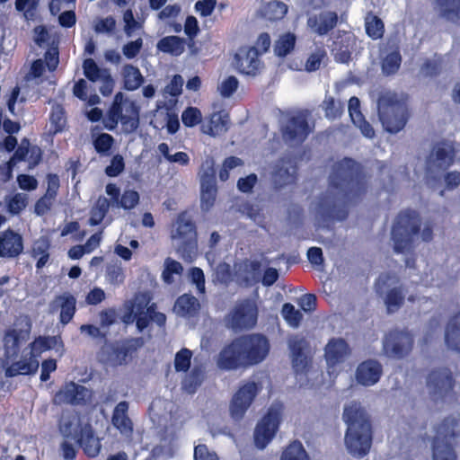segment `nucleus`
<instances>
[{
    "instance_id": "obj_2",
    "label": "nucleus",
    "mask_w": 460,
    "mask_h": 460,
    "mask_svg": "<svg viewBox=\"0 0 460 460\" xmlns=\"http://www.w3.org/2000/svg\"><path fill=\"white\" fill-rule=\"evenodd\" d=\"M270 345L261 333L243 334L233 339L220 350L217 364L223 370L246 368L261 363L269 355Z\"/></svg>"
},
{
    "instance_id": "obj_22",
    "label": "nucleus",
    "mask_w": 460,
    "mask_h": 460,
    "mask_svg": "<svg viewBox=\"0 0 460 460\" xmlns=\"http://www.w3.org/2000/svg\"><path fill=\"white\" fill-rule=\"evenodd\" d=\"M151 322H155L159 327H164L166 316L164 313L157 311L155 303L149 305V301L137 304V328L143 332L148 327Z\"/></svg>"
},
{
    "instance_id": "obj_54",
    "label": "nucleus",
    "mask_w": 460,
    "mask_h": 460,
    "mask_svg": "<svg viewBox=\"0 0 460 460\" xmlns=\"http://www.w3.org/2000/svg\"><path fill=\"white\" fill-rule=\"evenodd\" d=\"M192 351L187 348L181 349L174 357V369L176 372H187L191 365Z\"/></svg>"
},
{
    "instance_id": "obj_41",
    "label": "nucleus",
    "mask_w": 460,
    "mask_h": 460,
    "mask_svg": "<svg viewBox=\"0 0 460 460\" xmlns=\"http://www.w3.org/2000/svg\"><path fill=\"white\" fill-rule=\"evenodd\" d=\"M109 208V199L105 197H99L91 208L88 225L91 226H99L107 216Z\"/></svg>"
},
{
    "instance_id": "obj_63",
    "label": "nucleus",
    "mask_w": 460,
    "mask_h": 460,
    "mask_svg": "<svg viewBox=\"0 0 460 460\" xmlns=\"http://www.w3.org/2000/svg\"><path fill=\"white\" fill-rule=\"evenodd\" d=\"M50 241L47 236H40L37 239L31 248V256L37 258L45 254H49Z\"/></svg>"
},
{
    "instance_id": "obj_10",
    "label": "nucleus",
    "mask_w": 460,
    "mask_h": 460,
    "mask_svg": "<svg viewBox=\"0 0 460 460\" xmlns=\"http://www.w3.org/2000/svg\"><path fill=\"white\" fill-rule=\"evenodd\" d=\"M455 385L453 374L447 367L434 368L427 376V387L433 401L451 397L454 394Z\"/></svg>"
},
{
    "instance_id": "obj_6",
    "label": "nucleus",
    "mask_w": 460,
    "mask_h": 460,
    "mask_svg": "<svg viewBox=\"0 0 460 460\" xmlns=\"http://www.w3.org/2000/svg\"><path fill=\"white\" fill-rule=\"evenodd\" d=\"M420 226L421 219L415 210L405 209L397 215L391 230V239L396 253H403L413 249L415 237L420 234Z\"/></svg>"
},
{
    "instance_id": "obj_50",
    "label": "nucleus",
    "mask_w": 460,
    "mask_h": 460,
    "mask_svg": "<svg viewBox=\"0 0 460 460\" xmlns=\"http://www.w3.org/2000/svg\"><path fill=\"white\" fill-rule=\"evenodd\" d=\"M51 131L53 134L62 132L66 125V111L62 106H56L49 114Z\"/></svg>"
},
{
    "instance_id": "obj_32",
    "label": "nucleus",
    "mask_w": 460,
    "mask_h": 460,
    "mask_svg": "<svg viewBox=\"0 0 460 460\" xmlns=\"http://www.w3.org/2000/svg\"><path fill=\"white\" fill-rule=\"evenodd\" d=\"M128 402H119L114 408L111 423L123 435L130 436L133 432V423L128 415Z\"/></svg>"
},
{
    "instance_id": "obj_37",
    "label": "nucleus",
    "mask_w": 460,
    "mask_h": 460,
    "mask_svg": "<svg viewBox=\"0 0 460 460\" xmlns=\"http://www.w3.org/2000/svg\"><path fill=\"white\" fill-rule=\"evenodd\" d=\"M39 367V362L31 356L29 358L13 362L4 369L6 377H14L18 375H32Z\"/></svg>"
},
{
    "instance_id": "obj_46",
    "label": "nucleus",
    "mask_w": 460,
    "mask_h": 460,
    "mask_svg": "<svg viewBox=\"0 0 460 460\" xmlns=\"http://www.w3.org/2000/svg\"><path fill=\"white\" fill-rule=\"evenodd\" d=\"M322 107L329 119L340 118L344 111V103L331 95H325Z\"/></svg>"
},
{
    "instance_id": "obj_61",
    "label": "nucleus",
    "mask_w": 460,
    "mask_h": 460,
    "mask_svg": "<svg viewBox=\"0 0 460 460\" xmlns=\"http://www.w3.org/2000/svg\"><path fill=\"white\" fill-rule=\"evenodd\" d=\"M217 279L224 285H228L234 280V273H233L231 266L226 263H219L216 269Z\"/></svg>"
},
{
    "instance_id": "obj_42",
    "label": "nucleus",
    "mask_w": 460,
    "mask_h": 460,
    "mask_svg": "<svg viewBox=\"0 0 460 460\" xmlns=\"http://www.w3.org/2000/svg\"><path fill=\"white\" fill-rule=\"evenodd\" d=\"M296 43V37L292 32L281 34L274 43V53L279 58H285L290 54Z\"/></svg>"
},
{
    "instance_id": "obj_33",
    "label": "nucleus",
    "mask_w": 460,
    "mask_h": 460,
    "mask_svg": "<svg viewBox=\"0 0 460 460\" xmlns=\"http://www.w3.org/2000/svg\"><path fill=\"white\" fill-rule=\"evenodd\" d=\"M84 425L76 412H69L60 418L58 430L65 438L75 440Z\"/></svg>"
},
{
    "instance_id": "obj_60",
    "label": "nucleus",
    "mask_w": 460,
    "mask_h": 460,
    "mask_svg": "<svg viewBox=\"0 0 460 460\" xmlns=\"http://www.w3.org/2000/svg\"><path fill=\"white\" fill-rule=\"evenodd\" d=\"M7 209L13 215L19 214L27 206V197L22 193H16L7 200Z\"/></svg>"
},
{
    "instance_id": "obj_29",
    "label": "nucleus",
    "mask_w": 460,
    "mask_h": 460,
    "mask_svg": "<svg viewBox=\"0 0 460 460\" xmlns=\"http://www.w3.org/2000/svg\"><path fill=\"white\" fill-rule=\"evenodd\" d=\"M75 441L88 457H95L101 452V440L95 436V432L90 423H85Z\"/></svg>"
},
{
    "instance_id": "obj_56",
    "label": "nucleus",
    "mask_w": 460,
    "mask_h": 460,
    "mask_svg": "<svg viewBox=\"0 0 460 460\" xmlns=\"http://www.w3.org/2000/svg\"><path fill=\"white\" fill-rule=\"evenodd\" d=\"M139 194L135 190H125L120 195L117 206L129 210L134 208L139 202Z\"/></svg>"
},
{
    "instance_id": "obj_23",
    "label": "nucleus",
    "mask_w": 460,
    "mask_h": 460,
    "mask_svg": "<svg viewBox=\"0 0 460 460\" xmlns=\"http://www.w3.org/2000/svg\"><path fill=\"white\" fill-rule=\"evenodd\" d=\"M261 262L245 260L234 272V281L241 288H252L261 280Z\"/></svg>"
},
{
    "instance_id": "obj_19",
    "label": "nucleus",
    "mask_w": 460,
    "mask_h": 460,
    "mask_svg": "<svg viewBox=\"0 0 460 460\" xmlns=\"http://www.w3.org/2000/svg\"><path fill=\"white\" fill-rule=\"evenodd\" d=\"M260 56L255 47H243L234 55V62L240 73L254 76L260 73L263 66Z\"/></svg>"
},
{
    "instance_id": "obj_58",
    "label": "nucleus",
    "mask_w": 460,
    "mask_h": 460,
    "mask_svg": "<svg viewBox=\"0 0 460 460\" xmlns=\"http://www.w3.org/2000/svg\"><path fill=\"white\" fill-rule=\"evenodd\" d=\"M83 69L85 77L91 82H96L102 76L103 70L92 58H86L84 61Z\"/></svg>"
},
{
    "instance_id": "obj_17",
    "label": "nucleus",
    "mask_w": 460,
    "mask_h": 460,
    "mask_svg": "<svg viewBox=\"0 0 460 460\" xmlns=\"http://www.w3.org/2000/svg\"><path fill=\"white\" fill-rule=\"evenodd\" d=\"M297 175V166L296 161L286 155L280 157L275 164L271 180L276 189H281L285 186L296 182Z\"/></svg>"
},
{
    "instance_id": "obj_38",
    "label": "nucleus",
    "mask_w": 460,
    "mask_h": 460,
    "mask_svg": "<svg viewBox=\"0 0 460 460\" xmlns=\"http://www.w3.org/2000/svg\"><path fill=\"white\" fill-rule=\"evenodd\" d=\"M186 40L179 36H165L158 40L156 48L159 51L179 57L185 51Z\"/></svg>"
},
{
    "instance_id": "obj_44",
    "label": "nucleus",
    "mask_w": 460,
    "mask_h": 460,
    "mask_svg": "<svg viewBox=\"0 0 460 460\" xmlns=\"http://www.w3.org/2000/svg\"><path fill=\"white\" fill-rule=\"evenodd\" d=\"M402 64V55L399 49L388 53L381 61L382 72L385 75H393L396 74Z\"/></svg>"
},
{
    "instance_id": "obj_12",
    "label": "nucleus",
    "mask_w": 460,
    "mask_h": 460,
    "mask_svg": "<svg viewBox=\"0 0 460 460\" xmlns=\"http://www.w3.org/2000/svg\"><path fill=\"white\" fill-rule=\"evenodd\" d=\"M456 149L453 144L442 140L435 143L427 156V171L431 173H438L447 171L454 164Z\"/></svg>"
},
{
    "instance_id": "obj_9",
    "label": "nucleus",
    "mask_w": 460,
    "mask_h": 460,
    "mask_svg": "<svg viewBox=\"0 0 460 460\" xmlns=\"http://www.w3.org/2000/svg\"><path fill=\"white\" fill-rule=\"evenodd\" d=\"M173 238L181 240L178 251L185 260H191L197 251V229L195 223L189 217L186 211L178 214Z\"/></svg>"
},
{
    "instance_id": "obj_11",
    "label": "nucleus",
    "mask_w": 460,
    "mask_h": 460,
    "mask_svg": "<svg viewBox=\"0 0 460 460\" xmlns=\"http://www.w3.org/2000/svg\"><path fill=\"white\" fill-rule=\"evenodd\" d=\"M413 345L414 339L410 332L394 329L385 334L383 350L388 357L401 359L411 352Z\"/></svg>"
},
{
    "instance_id": "obj_48",
    "label": "nucleus",
    "mask_w": 460,
    "mask_h": 460,
    "mask_svg": "<svg viewBox=\"0 0 460 460\" xmlns=\"http://www.w3.org/2000/svg\"><path fill=\"white\" fill-rule=\"evenodd\" d=\"M204 371L199 367H194L182 382L183 389L189 394H194L204 380Z\"/></svg>"
},
{
    "instance_id": "obj_34",
    "label": "nucleus",
    "mask_w": 460,
    "mask_h": 460,
    "mask_svg": "<svg viewBox=\"0 0 460 460\" xmlns=\"http://www.w3.org/2000/svg\"><path fill=\"white\" fill-rule=\"evenodd\" d=\"M435 4L440 18L460 23V0H435Z\"/></svg>"
},
{
    "instance_id": "obj_39",
    "label": "nucleus",
    "mask_w": 460,
    "mask_h": 460,
    "mask_svg": "<svg viewBox=\"0 0 460 460\" xmlns=\"http://www.w3.org/2000/svg\"><path fill=\"white\" fill-rule=\"evenodd\" d=\"M123 79V88L127 91H135L138 89L145 82L139 68L131 64H126L121 70Z\"/></svg>"
},
{
    "instance_id": "obj_5",
    "label": "nucleus",
    "mask_w": 460,
    "mask_h": 460,
    "mask_svg": "<svg viewBox=\"0 0 460 460\" xmlns=\"http://www.w3.org/2000/svg\"><path fill=\"white\" fill-rule=\"evenodd\" d=\"M378 117L384 129L391 134L402 130L411 116L407 100L395 93L381 94L377 100Z\"/></svg>"
},
{
    "instance_id": "obj_15",
    "label": "nucleus",
    "mask_w": 460,
    "mask_h": 460,
    "mask_svg": "<svg viewBox=\"0 0 460 460\" xmlns=\"http://www.w3.org/2000/svg\"><path fill=\"white\" fill-rule=\"evenodd\" d=\"M261 390V385L254 381H248L239 387L230 403V413L234 420L243 419Z\"/></svg>"
},
{
    "instance_id": "obj_25",
    "label": "nucleus",
    "mask_w": 460,
    "mask_h": 460,
    "mask_svg": "<svg viewBox=\"0 0 460 460\" xmlns=\"http://www.w3.org/2000/svg\"><path fill=\"white\" fill-rule=\"evenodd\" d=\"M350 353L351 349L343 338L330 339L324 348V358L329 367L345 362Z\"/></svg>"
},
{
    "instance_id": "obj_64",
    "label": "nucleus",
    "mask_w": 460,
    "mask_h": 460,
    "mask_svg": "<svg viewBox=\"0 0 460 460\" xmlns=\"http://www.w3.org/2000/svg\"><path fill=\"white\" fill-rule=\"evenodd\" d=\"M194 460H219L216 452L208 450L204 444H199L194 448Z\"/></svg>"
},
{
    "instance_id": "obj_36",
    "label": "nucleus",
    "mask_w": 460,
    "mask_h": 460,
    "mask_svg": "<svg viewBox=\"0 0 460 460\" xmlns=\"http://www.w3.org/2000/svg\"><path fill=\"white\" fill-rule=\"evenodd\" d=\"M445 342L448 349L460 352V312L449 319L445 332Z\"/></svg>"
},
{
    "instance_id": "obj_1",
    "label": "nucleus",
    "mask_w": 460,
    "mask_h": 460,
    "mask_svg": "<svg viewBox=\"0 0 460 460\" xmlns=\"http://www.w3.org/2000/svg\"><path fill=\"white\" fill-rule=\"evenodd\" d=\"M366 191L365 176L358 163L349 157L335 163L329 177V190L319 198L316 206L319 226L330 227L335 220H345L349 215L347 204L361 199Z\"/></svg>"
},
{
    "instance_id": "obj_51",
    "label": "nucleus",
    "mask_w": 460,
    "mask_h": 460,
    "mask_svg": "<svg viewBox=\"0 0 460 460\" xmlns=\"http://www.w3.org/2000/svg\"><path fill=\"white\" fill-rule=\"evenodd\" d=\"M157 149L170 163H177L182 166H186L190 164V156L187 153L180 151L174 155H171L169 146L166 143L159 144Z\"/></svg>"
},
{
    "instance_id": "obj_52",
    "label": "nucleus",
    "mask_w": 460,
    "mask_h": 460,
    "mask_svg": "<svg viewBox=\"0 0 460 460\" xmlns=\"http://www.w3.org/2000/svg\"><path fill=\"white\" fill-rule=\"evenodd\" d=\"M281 314L285 321L294 328L298 327L303 320L302 313L290 303L282 305Z\"/></svg>"
},
{
    "instance_id": "obj_20",
    "label": "nucleus",
    "mask_w": 460,
    "mask_h": 460,
    "mask_svg": "<svg viewBox=\"0 0 460 460\" xmlns=\"http://www.w3.org/2000/svg\"><path fill=\"white\" fill-rule=\"evenodd\" d=\"M307 27L317 36L323 37L331 33L339 23V14L336 11L323 10L307 18Z\"/></svg>"
},
{
    "instance_id": "obj_27",
    "label": "nucleus",
    "mask_w": 460,
    "mask_h": 460,
    "mask_svg": "<svg viewBox=\"0 0 460 460\" xmlns=\"http://www.w3.org/2000/svg\"><path fill=\"white\" fill-rule=\"evenodd\" d=\"M306 347L305 338L295 337L289 341L292 367L296 375L306 374L310 368L311 358L304 353Z\"/></svg>"
},
{
    "instance_id": "obj_16",
    "label": "nucleus",
    "mask_w": 460,
    "mask_h": 460,
    "mask_svg": "<svg viewBox=\"0 0 460 460\" xmlns=\"http://www.w3.org/2000/svg\"><path fill=\"white\" fill-rule=\"evenodd\" d=\"M307 111H298L287 119L281 128L283 139L289 143H303L311 133Z\"/></svg>"
},
{
    "instance_id": "obj_59",
    "label": "nucleus",
    "mask_w": 460,
    "mask_h": 460,
    "mask_svg": "<svg viewBox=\"0 0 460 460\" xmlns=\"http://www.w3.org/2000/svg\"><path fill=\"white\" fill-rule=\"evenodd\" d=\"M239 81L234 75L227 76L218 86V92L224 98L231 97L238 89Z\"/></svg>"
},
{
    "instance_id": "obj_30",
    "label": "nucleus",
    "mask_w": 460,
    "mask_h": 460,
    "mask_svg": "<svg viewBox=\"0 0 460 460\" xmlns=\"http://www.w3.org/2000/svg\"><path fill=\"white\" fill-rule=\"evenodd\" d=\"M382 375V366L376 360L361 362L356 370L357 382L362 385L369 386L377 383Z\"/></svg>"
},
{
    "instance_id": "obj_26",
    "label": "nucleus",
    "mask_w": 460,
    "mask_h": 460,
    "mask_svg": "<svg viewBox=\"0 0 460 460\" xmlns=\"http://www.w3.org/2000/svg\"><path fill=\"white\" fill-rule=\"evenodd\" d=\"M355 46V35L350 31H340L332 43V52L334 59L340 63H348L351 59L352 49Z\"/></svg>"
},
{
    "instance_id": "obj_4",
    "label": "nucleus",
    "mask_w": 460,
    "mask_h": 460,
    "mask_svg": "<svg viewBox=\"0 0 460 460\" xmlns=\"http://www.w3.org/2000/svg\"><path fill=\"white\" fill-rule=\"evenodd\" d=\"M140 108L134 102L125 97L120 92L117 93L103 117L102 123L106 129L113 131L119 123L126 134L135 132L139 127Z\"/></svg>"
},
{
    "instance_id": "obj_57",
    "label": "nucleus",
    "mask_w": 460,
    "mask_h": 460,
    "mask_svg": "<svg viewBox=\"0 0 460 460\" xmlns=\"http://www.w3.org/2000/svg\"><path fill=\"white\" fill-rule=\"evenodd\" d=\"M202 120L201 111L196 107H187L181 113V121L187 128H192Z\"/></svg>"
},
{
    "instance_id": "obj_53",
    "label": "nucleus",
    "mask_w": 460,
    "mask_h": 460,
    "mask_svg": "<svg viewBox=\"0 0 460 460\" xmlns=\"http://www.w3.org/2000/svg\"><path fill=\"white\" fill-rule=\"evenodd\" d=\"M93 144L98 154L109 155L114 145V138L108 133H101L93 139Z\"/></svg>"
},
{
    "instance_id": "obj_21",
    "label": "nucleus",
    "mask_w": 460,
    "mask_h": 460,
    "mask_svg": "<svg viewBox=\"0 0 460 460\" xmlns=\"http://www.w3.org/2000/svg\"><path fill=\"white\" fill-rule=\"evenodd\" d=\"M206 164L208 169L201 177L200 202L202 210L208 211L215 204L217 189L216 186L213 159L211 157L207 158Z\"/></svg>"
},
{
    "instance_id": "obj_18",
    "label": "nucleus",
    "mask_w": 460,
    "mask_h": 460,
    "mask_svg": "<svg viewBox=\"0 0 460 460\" xmlns=\"http://www.w3.org/2000/svg\"><path fill=\"white\" fill-rule=\"evenodd\" d=\"M89 390L75 382L66 383L54 395L55 404L84 405L89 398Z\"/></svg>"
},
{
    "instance_id": "obj_8",
    "label": "nucleus",
    "mask_w": 460,
    "mask_h": 460,
    "mask_svg": "<svg viewBox=\"0 0 460 460\" xmlns=\"http://www.w3.org/2000/svg\"><path fill=\"white\" fill-rule=\"evenodd\" d=\"M142 337L125 339L110 342L102 347V352L105 360L112 367L128 365L139 348L144 345Z\"/></svg>"
},
{
    "instance_id": "obj_55",
    "label": "nucleus",
    "mask_w": 460,
    "mask_h": 460,
    "mask_svg": "<svg viewBox=\"0 0 460 460\" xmlns=\"http://www.w3.org/2000/svg\"><path fill=\"white\" fill-rule=\"evenodd\" d=\"M164 270H163L162 277L165 283L171 284L173 281V274L181 275L183 271L182 265L171 258H167L164 261Z\"/></svg>"
},
{
    "instance_id": "obj_14",
    "label": "nucleus",
    "mask_w": 460,
    "mask_h": 460,
    "mask_svg": "<svg viewBox=\"0 0 460 460\" xmlns=\"http://www.w3.org/2000/svg\"><path fill=\"white\" fill-rule=\"evenodd\" d=\"M281 420V409L270 407L267 413L256 425L254 429V444L259 449H263L275 436Z\"/></svg>"
},
{
    "instance_id": "obj_28",
    "label": "nucleus",
    "mask_w": 460,
    "mask_h": 460,
    "mask_svg": "<svg viewBox=\"0 0 460 460\" xmlns=\"http://www.w3.org/2000/svg\"><path fill=\"white\" fill-rule=\"evenodd\" d=\"M30 330L29 324L26 330L11 328L4 332L3 342L7 358H16L19 355L22 343L30 338Z\"/></svg>"
},
{
    "instance_id": "obj_7",
    "label": "nucleus",
    "mask_w": 460,
    "mask_h": 460,
    "mask_svg": "<svg viewBox=\"0 0 460 460\" xmlns=\"http://www.w3.org/2000/svg\"><path fill=\"white\" fill-rule=\"evenodd\" d=\"M457 424V420L447 417L436 427L432 440L433 460H456L453 442L456 436Z\"/></svg>"
},
{
    "instance_id": "obj_45",
    "label": "nucleus",
    "mask_w": 460,
    "mask_h": 460,
    "mask_svg": "<svg viewBox=\"0 0 460 460\" xmlns=\"http://www.w3.org/2000/svg\"><path fill=\"white\" fill-rule=\"evenodd\" d=\"M288 6L280 1H270L263 7V16L269 21H279L285 17Z\"/></svg>"
},
{
    "instance_id": "obj_40",
    "label": "nucleus",
    "mask_w": 460,
    "mask_h": 460,
    "mask_svg": "<svg viewBox=\"0 0 460 460\" xmlns=\"http://www.w3.org/2000/svg\"><path fill=\"white\" fill-rule=\"evenodd\" d=\"M365 30L367 35L373 40H380L385 34V23L380 17L373 12H368L365 17Z\"/></svg>"
},
{
    "instance_id": "obj_24",
    "label": "nucleus",
    "mask_w": 460,
    "mask_h": 460,
    "mask_svg": "<svg viewBox=\"0 0 460 460\" xmlns=\"http://www.w3.org/2000/svg\"><path fill=\"white\" fill-rule=\"evenodd\" d=\"M22 234L8 228L0 232V258L14 259L23 252Z\"/></svg>"
},
{
    "instance_id": "obj_62",
    "label": "nucleus",
    "mask_w": 460,
    "mask_h": 460,
    "mask_svg": "<svg viewBox=\"0 0 460 460\" xmlns=\"http://www.w3.org/2000/svg\"><path fill=\"white\" fill-rule=\"evenodd\" d=\"M125 169V163L122 155L117 154L113 155L110 165L105 168V173L109 177L119 176Z\"/></svg>"
},
{
    "instance_id": "obj_35",
    "label": "nucleus",
    "mask_w": 460,
    "mask_h": 460,
    "mask_svg": "<svg viewBox=\"0 0 460 460\" xmlns=\"http://www.w3.org/2000/svg\"><path fill=\"white\" fill-rule=\"evenodd\" d=\"M229 127V116L227 113L217 111L210 115L207 125H203L204 133L215 137L227 131Z\"/></svg>"
},
{
    "instance_id": "obj_47",
    "label": "nucleus",
    "mask_w": 460,
    "mask_h": 460,
    "mask_svg": "<svg viewBox=\"0 0 460 460\" xmlns=\"http://www.w3.org/2000/svg\"><path fill=\"white\" fill-rule=\"evenodd\" d=\"M405 296L401 288H393L386 293L385 304L388 314L399 310L404 303Z\"/></svg>"
},
{
    "instance_id": "obj_49",
    "label": "nucleus",
    "mask_w": 460,
    "mask_h": 460,
    "mask_svg": "<svg viewBox=\"0 0 460 460\" xmlns=\"http://www.w3.org/2000/svg\"><path fill=\"white\" fill-rule=\"evenodd\" d=\"M280 460H310L302 443L295 440L283 451Z\"/></svg>"
},
{
    "instance_id": "obj_3",
    "label": "nucleus",
    "mask_w": 460,
    "mask_h": 460,
    "mask_svg": "<svg viewBox=\"0 0 460 460\" xmlns=\"http://www.w3.org/2000/svg\"><path fill=\"white\" fill-rule=\"evenodd\" d=\"M342 418L347 424L345 445L350 455L363 457L368 454L373 440L370 416L358 402L345 406Z\"/></svg>"
},
{
    "instance_id": "obj_43",
    "label": "nucleus",
    "mask_w": 460,
    "mask_h": 460,
    "mask_svg": "<svg viewBox=\"0 0 460 460\" xmlns=\"http://www.w3.org/2000/svg\"><path fill=\"white\" fill-rule=\"evenodd\" d=\"M175 307L182 315H194L199 309V303L194 296L184 294L177 298Z\"/></svg>"
},
{
    "instance_id": "obj_31",
    "label": "nucleus",
    "mask_w": 460,
    "mask_h": 460,
    "mask_svg": "<svg viewBox=\"0 0 460 460\" xmlns=\"http://www.w3.org/2000/svg\"><path fill=\"white\" fill-rule=\"evenodd\" d=\"M60 307L59 321L63 325L67 324L73 319L76 310V299L71 294L58 295L51 303L52 310Z\"/></svg>"
},
{
    "instance_id": "obj_13",
    "label": "nucleus",
    "mask_w": 460,
    "mask_h": 460,
    "mask_svg": "<svg viewBox=\"0 0 460 460\" xmlns=\"http://www.w3.org/2000/svg\"><path fill=\"white\" fill-rule=\"evenodd\" d=\"M258 310L250 300L245 299L235 305L226 316L227 325L234 331L250 330L257 323Z\"/></svg>"
}]
</instances>
